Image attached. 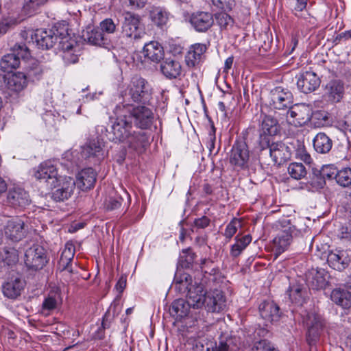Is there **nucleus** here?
<instances>
[{
  "mask_svg": "<svg viewBox=\"0 0 351 351\" xmlns=\"http://www.w3.org/2000/svg\"><path fill=\"white\" fill-rule=\"evenodd\" d=\"M114 112L117 119L108 132L109 140L114 143H125L134 150L144 147L148 141L147 134L134 130L132 122L121 110V105H117Z\"/></svg>",
  "mask_w": 351,
  "mask_h": 351,
  "instance_id": "f257e3e1",
  "label": "nucleus"
},
{
  "mask_svg": "<svg viewBox=\"0 0 351 351\" xmlns=\"http://www.w3.org/2000/svg\"><path fill=\"white\" fill-rule=\"evenodd\" d=\"M121 110L128 115V119L134 125L141 130L149 129L154 123V113L147 104L134 106L123 99Z\"/></svg>",
  "mask_w": 351,
  "mask_h": 351,
  "instance_id": "f03ea898",
  "label": "nucleus"
},
{
  "mask_svg": "<svg viewBox=\"0 0 351 351\" xmlns=\"http://www.w3.org/2000/svg\"><path fill=\"white\" fill-rule=\"evenodd\" d=\"M122 22V35L130 41H138L145 35L141 17L135 13L125 12L123 13Z\"/></svg>",
  "mask_w": 351,
  "mask_h": 351,
  "instance_id": "7ed1b4c3",
  "label": "nucleus"
},
{
  "mask_svg": "<svg viewBox=\"0 0 351 351\" xmlns=\"http://www.w3.org/2000/svg\"><path fill=\"white\" fill-rule=\"evenodd\" d=\"M21 35L28 43H36L43 49L53 47L60 38V36L53 29H28L23 32Z\"/></svg>",
  "mask_w": 351,
  "mask_h": 351,
  "instance_id": "20e7f679",
  "label": "nucleus"
},
{
  "mask_svg": "<svg viewBox=\"0 0 351 351\" xmlns=\"http://www.w3.org/2000/svg\"><path fill=\"white\" fill-rule=\"evenodd\" d=\"M128 89V96L134 102L147 104L152 98L149 85L143 78L138 77H133ZM122 96L123 99L125 98L130 102L129 99L127 98L128 95L126 93L124 96Z\"/></svg>",
  "mask_w": 351,
  "mask_h": 351,
  "instance_id": "39448f33",
  "label": "nucleus"
},
{
  "mask_svg": "<svg viewBox=\"0 0 351 351\" xmlns=\"http://www.w3.org/2000/svg\"><path fill=\"white\" fill-rule=\"evenodd\" d=\"M29 56L28 48L25 45H18L11 53L3 56L0 67L4 72H10L19 66L21 59H25Z\"/></svg>",
  "mask_w": 351,
  "mask_h": 351,
  "instance_id": "423d86ee",
  "label": "nucleus"
},
{
  "mask_svg": "<svg viewBox=\"0 0 351 351\" xmlns=\"http://www.w3.org/2000/svg\"><path fill=\"white\" fill-rule=\"evenodd\" d=\"M312 116V108L306 104H296L287 112V121L294 126H302L308 123Z\"/></svg>",
  "mask_w": 351,
  "mask_h": 351,
  "instance_id": "0eeeda50",
  "label": "nucleus"
},
{
  "mask_svg": "<svg viewBox=\"0 0 351 351\" xmlns=\"http://www.w3.org/2000/svg\"><path fill=\"white\" fill-rule=\"evenodd\" d=\"M304 323L307 328L306 341L311 346L315 345L323 332L324 321L320 315L309 313L304 319Z\"/></svg>",
  "mask_w": 351,
  "mask_h": 351,
  "instance_id": "6e6552de",
  "label": "nucleus"
},
{
  "mask_svg": "<svg viewBox=\"0 0 351 351\" xmlns=\"http://www.w3.org/2000/svg\"><path fill=\"white\" fill-rule=\"evenodd\" d=\"M58 180V182L50 185V187L54 189L52 192V197L56 202L68 199L74 191L76 184L75 180L69 176H59Z\"/></svg>",
  "mask_w": 351,
  "mask_h": 351,
  "instance_id": "1a4fd4ad",
  "label": "nucleus"
},
{
  "mask_svg": "<svg viewBox=\"0 0 351 351\" xmlns=\"http://www.w3.org/2000/svg\"><path fill=\"white\" fill-rule=\"evenodd\" d=\"M279 124L276 119L270 115L264 114L261 121L262 134L259 136V147L264 150L269 146L270 136L276 135L279 131Z\"/></svg>",
  "mask_w": 351,
  "mask_h": 351,
  "instance_id": "9d476101",
  "label": "nucleus"
},
{
  "mask_svg": "<svg viewBox=\"0 0 351 351\" xmlns=\"http://www.w3.org/2000/svg\"><path fill=\"white\" fill-rule=\"evenodd\" d=\"M293 96L287 88L278 86L271 90L269 94V105L274 109L285 110L292 106Z\"/></svg>",
  "mask_w": 351,
  "mask_h": 351,
  "instance_id": "9b49d317",
  "label": "nucleus"
},
{
  "mask_svg": "<svg viewBox=\"0 0 351 351\" xmlns=\"http://www.w3.org/2000/svg\"><path fill=\"white\" fill-rule=\"evenodd\" d=\"M250 152L247 143L244 141H237L233 145L230 155L231 165L240 169H245L248 166Z\"/></svg>",
  "mask_w": 351,
  "mask_h": 351,
  "instance_id": "f8f14e48",
  "label": "nucleus"
},
{
  "mask_svg": "<svg viewBox=\"0 0 351 351\" xmlns=\"http://www.w3.org/2000/svg\"><path fill=\"white\" fill-rule=\"evenodd\" d=\"M47 263L45 250L40 245L34 244L25 254V263L31 269H42Z\"/></svg>",
  "mask_w": 351,
  "mask_h": 351,
  "instance_id": "ddd939ff",
  "label": "nucleus"
},
{
  "mask_svg": "<svg viewBox=\"0 0 351 351\" xmlns=\"http://www.w3.org/2000/svg\"><path fill=\"white\" fill-rule=\"evenodd\" d=\"M203 306L208 312L216 313L223 311L226 307V300L223 293L217 289L207 292Z\"/></svg>",
  "mask_w": 351,
  "mask_h": 351,
  "instance_id": "4468645a",
  "label": "nucleus"
},
{
  "mask_svg": "<svg viewBox=\"0 0 351 351\" xmlns=\"http://www.w3.org/2000/svg\"><path fill=\"white\" fill-rule=\"evenodd\" d=\"M35 178L47 183L49 186L58 182L56 167L50 161L41 163L36 169Z\"/></svg>",
  "mask_w": 351,
  "mask_h": 351,
  "instance_id": "2eb2a0df",
  "label": "nucleus"
},
{
  "mask_svg": "<svg viewBox=\"0 0 351 351\" xmlns=\"http://www.w3.org/2000/svg\"><path fill=\"white\" fill-rule=\"evenodd\" d=\"M320 84V80L313 71H306L297 77L298 88L304 93L315 90Z\"/></svg>",
  "mask_w": 351,
  "mask_h": 351,
  "instance_id": "dca6fc26",
  "label": "nucleus"
},
{
  "mask_svg": "<svg viewBox=\"0 0 351 351\" xmlns=\"http://www.w3.org/2000/svg\"><path fill=\"white\" fill-rule=\"evenodd\" d=\"M189 22L195 31L205 32L212 27L214 20L211 13L197 11L191 14Z\"/></svg>",
  "mask_w": 351,
  "mask_h": 351,
  "instance_id": "f3484780",
  "label": "nucleus"
},
{
  "mask_svg": "<svg viewBox=\"0 0 351 351\" xmlns=\"http://www.w3.org/2000/svg\"><path fill=\"white\" fill-rule=\"evenodd\" d=\"M8 203L14 208H23L28 206L31 199L27 191L21 187H13L8 191Z\"/></svg>",
  "mask_w": 351,
  "mask_h": 351,
  "instance_id": "a211bd4d",
  "label": "nucleus"
},
{
  "mask_svg": "<svg viewBox=\"0 0 351 351\" xmlns=\"http://www.w3.org/2000/svg\"><path fill=\"white\" fill-rule=\"evenodd\" d=\"M259 312L265 324L278 322L281 316L279 306L273 301H265L259 306Z\"/></svg>",
  "mask_w": 351,
  "mask_h": 351,
  "instance_id": "6ab92c4d",
  "label": "nucleus"
},
{
  "mask_svg": "<svg viewBox=\"0 0 351 351\" xmlns=\"http://www.w3.org/2000/svg\"><path fill=\"white\" fill-rule=\"evenodd\" d=\"M351 258L346 250H335L328 255L327 262L329 266L337 271H343L347 268Z\"/></svg>",
  "mask_w": 351,
  "mask_h": 351,
  "instance_id": "aec40b11",
  "label": "nucleus"
},
{
  "mask_svg": "<svg viewBox=\"0 0 351 351\" xmlns=\"http://www.w3.org/2000/svg\"><path fill=\"white\" fill-rule=\"evenodd\" d=\"M104 141L99 137L89 140L82 147V155L85 158H97L98 160L104 158Z\"/></svg>",
  "mask_w": 351,
  "mask_h": 351,
  "instance_id": "412c9836",
  "label": "nucleus"
},
{
  "mask_svg": "<svg viewBox=\"0 0 351 351\" xmlns=\"http://www.w3.org/2000/svg\"><path fill=\"white\" fill-rule=\"evenodd\" d=\"M269 154L274 164L280 165L291 157V152L288 146L282 142L269 143Z\"/></svg>",
  "mask_w": 351,
  "mask_h": 351,
  "instance_id": "4be33fe9",
  "label": "nucleus"
},
{
  "mask_svg": "<svg viewBox=\"0 0 351 351\" xmlns=\"http://www.w3.org/2000/svg\"><path fill=\"white\" fill-rule=\"evenodd\" d=\"M25 223L19 217L9 219L5 226V234L10 239L17 241L21 240L25 234Z\"/></svg>",
  "mask_w": 351,
  "mask_h": 351,
  "instance_id": "5701e85b",
  "label": "nucleus"
},
{
  "mask_svg": "<svg viewBox=\"0 0 351 351\" xmlns=\"http://www.w3.org/2000/svg\"><path fill=\"white\" fill-rule=\"evenodd\" d=\"M82 36L85 41L93 45L104 47L108 45V38L99 29V27L88 26L83 31Z\"/></svg>",
  "mask_w": 351,
  "mask_h": 351,
  "instance_id": "b1692460",
  "label": "nucleus"
},
{
  "mask_svg": "<svg viewBox=\"0 0 351 351\" xmlns=\"http://www.w3.org/2000/svg\"><path fill=\"white\" fill-rule=\"evenodd\" d=\"M206 46L204 44L196 43L192 45L185 56V62L189 67H195L199 65L204 58Z\"/></svg>",
  "mask_w": 351,
  "mask_h": 351,
  "instance_id": "393cba45",
  "label": "nucleus"
},
{
  "mask_svg": "<svg viewBox=\"0 0 351 351\" xmlns=\"http://www.w3.org/2000/svg\"><path fill=\"white\" fill-rule=\"evenodd\" d=\"M206 293L207 292L204 291L202 284L195 282L193 287H191L186 295L192 308H199L204 304V298Z\"/></svg>",
  "mask_w": 351,
  "mask_h": 351,
  "instance_id": "a878e982",
  "label": "nucleus"
},
{
  "mask_svg": "<svg viewBox=\"0 0 351 351\" xmlns=\"http://www.w3.org/2000/svg\"><path fill=\"white\" fill-rule=\"evenodd\" d=\"M344 93L343 84L339 80L329 82L325 88V97L331 103H337L343 98Z\"/></svg>",
  "mask_w": 351,
  "mask_h": 351,
  "instance_id": "bb28decb",
  "label": "nucleus"
},
{
  "mask_svg": "<svg viewBox=\"0 0 351 351\" xmlns=\"http://www.w3.org/2000/svg\"><path fill=\"white\" fill-rule=\"evenodd\" d=\"M145 58L154 62H159L165 57L163 47L157 41H150L146 43L143 49Z\"/></svg>",
  "mask_w": 351,
  "mask_h": 351,
  "instance_id": "cd10ccee",
  "label": "nucleus"
},
{
  "mask_svg": "<svg viewBox=\"0 0 351 351\" xmlns=\"http://www.w3.org/2000/svg\"><path fill=\"white\" fill-rule=\"evenodd\" d=\"M326 274L324 270L312 269L306 274L308 286L315 290L324 289L327 285Z\"/></svg>",
  "mask_w": 351,
  "mask_h": 351,
  "instance_id": "c85d7f7f",
  "label": "nucleus"
},
{
  "mask_svg": "<svg viewBox=\"0 0 351 351\" xmlns=\"http://www.w3.org/2000/svg\"><path fill=\"white\" fill-rule=\"evenodd\" d=\"M97 173L92 168H86L79 172L77 176V185L82 191L90 189L95 185Z\"/></svg>",
  "mask_w": 351,
  "mask_h": 351,
  "instance_id": "c756f323",
  "label": "nucleus"
},
{
  "mask_svg": "<svg viewBox=\"0 0 351 351\" xmlns=\"http://www.w3.org/2000/svg\"><path fill=\"white\" fill-rule=\"evenodd\" d=\"M24 287L25 281L16 278L8 281L3 285V293L5 297L14 299L21 295Z\"/></svg>",
  "mask_w": 351,
  "mask_h": 351,
  "instance_id": "7c9ffc66",
  "label": "nucleus"
},
{
  "mask_svg": "<svg viewBox=\"0 0 351 351\" xmlns=\"http://www.w3.org/2000/svg\"><path fill=\"white\" fill-rule=\"evenodd\" d=\"M6 82L8 88L16 93L23 90L28 84L27 75L23 72L12 74L7 78Z\"/></svg>",
  "mask_w": 351,
  "mask_h": 351,
  "instance_id": "2f4dec72",
  "label": "nucleus"
},
{
  "mask_svg": "<svg viewBox=\"0 0 351 351\" xmlns=\"http://www.w3.org/2000/svg\"><path fill=\"white\" fill-rule=\"evenodd\" d=\"M331 300L343 308L351 307V293L342 288L334 289L330 293Z\"/></svg>",
  "mask_w": 351,
  "mask_h": 351,
  "instance_id": "473e14b6",
  "label": "nucleus"
},
{
  "mask_svg": "<svg viewBox=\"0 0 351 351\" xmlns=\"http://www.w3.org/2000/svg\"><path fill=\"white\" fill-rule=\"evenodd\" d=\"M292 234L290 228L280 232L273 240L274 250L277 254L282 253L290 245Z\"/></svg>",
  "mask_w": 351,
  "mask_h": 351,
  "instance_id": "72a5a7b5",
  "label": "nucleus"
},
{
  "mask_svg": "<svg viewBox=\"0 0 351 351\" xmlns=\"http://www.w3.org/2000/svg\"><path fill=\"white\" fill-rule=\"evenodd\" d=\"M173 285L177 291L181 294H187L191 287H193L191 276L186 273H176L173 280Z\"/></svg>",
  "mask_w": 351,
  "mask_h": 351,
  "instance_id": "f704fd0d",
  "label": "nucleus"
},
{
  "mask_svg": "<svg viewBox=\"0 0 351 351\" xmlns=\"http://www.w3.org/2000/svg\"><path fill=\"white\" fill-rule=\"evenodd\" d=\"M149 19L156 26L163 29L169 21V13L161 7H154L149 12Z\"/></svg>",
  "mask_w": 351,
  "mask_h": 351,
  "instance_id": "c9c22d12",
  "label": "nucleus"
},
{
  "mask_svg": "<svg viewBox=\"0 0 351 351\" xmlns=\"http://www.w3.org/2000/svg\"><path fill=\"white\" fill-rule=\"evenodd\" d=\"M163 75L169 79H174L181 73L182 67L179 62L167 59L160 65Z\"/></svg>",
  "mask_w": 351,
  "mask_h": 351,
  "instance_id": "e433bc0d",
  "label": "nucleus"
},
{
  "mask_svg": "<svg viewBox=\"0 0 351 351\" xmlns=\"http://www.w3.org/2000/svg\"><path fill=\"white\" fill-rule=\"evenodd\" d=\"M313 147L320 154L328 153L332 148V140L323 132L318 133L313 138Z\"/></svg>",
  "mask_w": 351,
  "mask_h": 351,
  "instance_id": "4c0bfd02",
  "label": "nucleus"
},
{
  "mask_svg": "<svg viewBox=\"0 0 351 351\" xmlns=\"http://www.w3.org/2000/svg\"><path fill=\"white\" fill-rule=\"evenodd\" d=\"M61 302L58 293H49L43 300L42 304L41 313L44 316H48L51 311L58 308Z\"/></svg>",
  "mask_w": 351,
  "mask_h": 351,
  "instance_id": "58836bf2",
  "label": "nucleus"
},
{
  "mask_svg": "<svg viewBox=\"0 0 351 351\" xmlns=\"http://www.w3.org/2000/svg\"><path fill=\"white\" fill-rule=\"evenodd\" d=\"M191 307L188 300L178 299L172 303L170 313L176 319H181L188 315Z\"/></svg>",
  "mask_w": 351,
  "mask_h": 351,
  "instance_id": "ea45409f",
  "label": "nucleus"
},
{
  "mask_svg": "<svg viewBox=\"0 0 351 351\" xmlns=\"http://www.w3.org/2000/svg\"><path fill=\"white\" fill-rule=\"evenodd\" d=\"M75 252V246L71 243H66L62 252L59 263L60 267H62V271L71 272L70 263L74 257Z\"/></svg>",
  "mask_w": 351,
  "mask_h": 351,
  "instance_id": "a19ab883",
  "label": "nucleus"
},
{
  "mask_svg": "<svg viewBox=\"0 0 351 351\" xmlns=\"http://www.w3.org/2000/svg\"><path fill=\"white\" fill-rule=\"evenodd\" d=\"M236 243L231 246L230 254L233 257L239 256L241 253L251 243L252 237L250 234H246L241 238L237 235L235 237Z\"/></svg>",
  "mask_w": 351,
  "mask_h": 351,
  "instance_id": "79ce46f5",
  "label": "nucleus"
},
{
  "mask_svg": "<svg viewBox=\"0 0 351 351\" xmlns=\"http://www.w3.org/2000/svg\"><path fill=\"white\" fill-rule=\"evenodd\" d=\"M288 173L295 180H301L307 173L305 166L300 162H292L288 167Z\"/></svg>",
  "mask_w": 351,
  "mask_h": 351,
  "instance_id": "37998d69",
  "label": "nucleus"
},
{
  "mask_svg": "<svg viewBox=\"0 0 351 351\" xmlns=\"http://www.w3.org/2000/svg\"><path fill=\"white\" fill-rule=\"evenodd\" d=\"M304 289L301 285H292L288 290L290 300L292 302L301 305L304 301Z\"/></svg>",
  "mask_w": 351,
  "mask_h": 351,
  "instance_id": "c03bdc74",
  "label": "nucleus"
},
{
  "mask_svg": "<svg viewBox=\"0 0 351 351\" xmlns=\"http://www.w3.org/2000/svg\"><path fill=\"white\" fill-rule=\"evenodd\" d=\"M335 178L341 186H348L351 184V169L347 167L337 171Z\"/></svg>",
  "mask_w": 351,
  "mask_h": 351,
  "instance_id": "a18cd8bd",
  "label": "nucleus"
},
{
  "mask_svg": "<svg viewBox=\"0 0 351 351\" xmlns=\"http://www.w3.org/2000/svg\"><path fill=\"white\" fill-rule=\"evenodd\" d=\"M121 311V306L119 304V302H113L109 308L108 309L107 312L105 313L104 318H103V322L102 325L105 328L106 324L107 322H110L112 318L117 316L120 312Z\"/></svg>",
  "mask_w": 351,
  "mask_h": 351,
  "instance_id": "49530a36",
  "label": "nucleus"
},
{
  "mask_svg": "<svg viewBox=\"0 0 351 351\" xmlns=\"http://www.w3.org/2000/svg\"><path fill=\"white\" fill-rule=\"evenodd\" d=\"M25 75H27L28 82L39 80L43 75V69L42 65L37 63L34 64L28 69Z\"/></svg>",
  "mask_w": 351,
  "mask_h": 351,
  "instance_id": "de8ad7c7",
  "label": "nucleus"
},
{
  "mask_svg": "<svg viewBox=\"0 0 351 351\" xmlns=\"http://www.w3.org/2000/svg\"><path fill=\"white\" fill-rule=\"evenodd\" d=\"M241 227V221L234 218L227 226L223 235L228 239H230L237 232L238 228Z\"/></svg>",
  "mask_w": 351,
  "mask_h": 351,
  "instance_id": "09e8293b",
  "label": "nucleus"
},
{
  "mask_svg": "<svg viewBox=\"0 0 351 351\" xmlns=\"http://www.w3.org/2000/svg\"><path fill=\"white\" fill-rule=\"evenodd\" d=\"M60 47L64 53L65 51H73L78 47L76 42L73 39H69L68 37H60L59 38Z\"/></svg>",
  "mask_w": 351,
  "mask_h": 351,
  "instance_id": "8fccbe9b",
  "label": "nucleus"
},
{
  "mask_svg": "<svg viewBox=\"0 0 351 351\" xmlns=\"http://www.w3.org/2000/svg\"><path fill=\"white\" fill-rule=\"evenodd\" d=\"M123 199L119 195L110 197L106 203L107 210H113L119 208L122 204Z\"/></svg>",
  "mask_w": 351,
  "mask_h": 351,
  "instance_id": "3c124183",
  "label": "nucleus"
},
{
  "mask_svg": "<svg viewBox=\"0 0 351 351\" xmlns=\"http://www.w3.org/2000/svg\"><path fill=\"white\" fill-rule=\"evenodd\" d=\"M99 29L104 33L112 34L116 29V25L111 19H106L99 25Z\"/></svg>",
  "mask_w": 351,
  "mask_h": 351,
  "instance_id": "603ef678",
  "label": "nucleus"
},
{
  "mask_svg": "<svg viewBox=\"0 0 351 351\" xmlns=\"http://www.w3.org/2000/svg\"><path fill=\"white\" fill-rule=\"evenodd\" d=\"M213 4L225 11L231 10L234 5V0H212Z\"/></svg>",
  "mask_w": 351,
  "mask_h": 351,
  "instance_id": "864d4df0",
  "label": "nucleus"
},
{
  "mask_svg": "<svg viewBox=\"0 0 351 351\" xmlns=\"http://www.w3.org/2000/svg\"><path fill=\"white\" fill-rule=\"evenodd\" d=\"M252 351H278L272 348L265 340H261L254 343Z\"/></svg>",
  "mask_w": 351,
  "mask_h": 351,
  "instance_id": "5fc2aeb1",
  "label": "nucleus"
},
{
  "mask_svg": "<svg viewBox=\"0 0 351 351\" xmlns=\"http://www.w3.org/2000/svg\"><path fill=\"white\" fill-rule=\"evenodd\" d=\"M338 125L343 132H351V111L344 117L343 120L338 122Z\"/></svg>",
  "mask_w": 351,
  "mask_h": 351,
  "instance_id": "6e6d98bb",
  "label": "nucleus"
},
{
  "mask_svg": "<svg viewBox=\"0 0 351 351\" xmlns=\"http://www.w3.org/2000/svg\"><path fill=\"white\" fill-rule=\"evenodd\" d=\"M76 49L73 51H65L62 58L66 64H73L78 61V56L75 54Z\"/></svg>",
  "mask_w": 351,
  "mask_h": 351,
  "instance_id": "4d7b16f0",
  "label": "nucleus"
},
{
  "mask_svg": "<svg viewBox=\"0 0 351 351\" xmlns=\"http://www.w3.org/2000/svg\"><path fill=\"white\" fill-rule=\"evenodd\" d=\"M184 256H182V261H184L183 265L184 267H189L195 259V254L191 252L190 249H185L182 250Z\"/></svg>",
  "mask_w": 351,
  "mask_h": 351,
  "instance_id": "13d9d810",
  "label": "nucleus"
},
{
  "mask_svg": "<svg viewBox=\"0 0 351 351\" xmlns=\"http://www.w3.org/2000/svg\"><path fill=\"white\" fill-rule=\"evenodd\" d=\"M47 0H25V9L34 11L39 6L43 5Z\"/></svg>",
  "mask_w": 351,
  "mask_h": 351,
  "instance_id": "bf43d9fd",
  "label": "nucleus"
},
{
  "mask_svg": "<svg viewBox=\"0 0 351 351\" xmlns=\"http://www.w3.org/2000/svg\"><path fill=\"white\" fill-rule=\"evenodd\" d=\"M215 128L212 125L209 130L207 139V147L210 152H212L213 149L215 148Z\"/></svg>",
  "mask_w": 351,
  "mask_h": 351,
  "instance_id": "052dcab7",
  "label": "nucleus"
},
{
  "mask_svg": "<svg viewBox=\"0 0 351 351\" xmlns=\"http://www.w3.org/2000/svg\"><path fill=\"white\" fill-rule=\"evenodd\" d=\"M217 19L219 25L224 27L232 22V19L226 13L219 14Z\"/></svg>",
  "mask_w": 351,
  "mask_h": 351,
  "instance_id": "680f3d73",
  "label": "nucleus"
},
{
  "mask_svg": "<svg viewBox=\"0 0 351 351\" xmlns=\"http://www.w3.org/2000/svg\"><path fill=\"white\" fill-rule=\"evenodd\" d=\"M210 224V219L206 216H203L194 221V226L197 228H205Z\"/></svg>",
  "mask_w": 351,
  "mask_h": 351,
  "instance_id": "e2e57ef3",
  "label": "nucleus"
},
{
  "mask_svg": "<svg viewBox=\"0 0 351 351\" xmlns=\"http://www.w3.org/2000/svg\"><path fill=\"white\" fill-rule=\"evenodd\" d=\"M341 237L342 239L351 241V223H349L346 227L342 228Z\"/></svg>",
  "mask_w": 351,
  "mask_h": 351,
  "instance_id": "0e129e2a",
  "label": "nucleus"
},
{
  "mask_svg": "<svg viewBox=\"0 0 351 351\" xmlns=\"http://www.w3.org/2000/svg\"><path fill=\"white\" fill-rule=\"evenodd\" d=\"M336 171L330 167H326L322 169V175L323 178H330L333 175L336 174Z\"/></svg>",
  "mask_w": 351,
  "mask_h": 351,
  "instance_id": "69168bd1",
  "label": "nucleus"
},
{
  "mask_svg": "<svg viewBox=\"0 0 351 351\" xmlns=\"http://www.w3.org/2000/svg\"><path fill=\"white\" fill-rule=\"evenodd\" d=\"M130 5L136 8H143L147 3V0H128Z\"/></svg>",
  "mask_w": 351,
  "mask_h": 351,
  "instance_id": "338daca9",
  "label": "nucleus"
},
{
  "mask_svg": "<svg viewBox=\"0 0 351 351\" xmlns=\"http://www.w3.org/2000/svg\"><path fill=\"white\" fill-rule=\"evenodd\" d=\"M126 286V279L124 277L120 278L119 281L116 284V289L121 293Z\"/></svg>",
  "mask_w": 351,
  "mask_h": 351,
  "instance_id": "774afa93",
  "label": "nucleus"
}]
</instances>
